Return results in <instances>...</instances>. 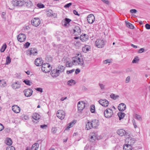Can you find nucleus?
Returning <instances> with one entry per match:
<instances>
[{
	"label": "nucleus",
	"mask_w": 150,
	"mask_h": 150,
	"mask_svg": "<svg viewBox=\"0 0 150 150\" xmlns=\"http://www.w3.org/2000/svg\"><path fill=\"white\" fill-rule=\"evenodd\" d=\"M73 64L75 65H80L84 66V63L82 58H79L78 56H76L73 58Z\"/></svg>",
	"instance_id": "1"
},
{
	"label": "nucleus",
	"mask_w": 150,
	"mask_h": 150,
	"mask_svg": "<svg viewBox=\"0 0 150 150\" xmlns=\"http://www.w3.org/2000/svg\"><path fill=\"white\" fill-rule=\"evenodd\" d=\"M106 42V41L103 39H97L95 41V45L98 48H102L104 46Z\"/></svg>",
	"instance_id": "2"
},
{
	"label": "nucleus",
	"mask_w": 150,
	"mask_h": 150,
	"mask_svg": "<svg viewBox=\"0 0 150 150\" xmlns=\"http://www.w3.org/2000/svg\"><path fill=\"white\" fill-rule=\"evenodd\" d=\"M50 65L48 63H45L42 65L41 67L42 71L45 73L49 72L52 68Z\"/></svg>",
	"instance_id": "3"
},
{
	"label": "nucleus",
	"mask_w": 150,
	"mask_h": 150,
	"mask_svg": "<svg viewBox=\"0 0 150 150\" xmlns=\"http://www.w3.org/2000/svg\"><path fill=\"white\" fill-rule=\"evenodd\" d=\"M104 116L106 118H110L112 117L113 112L111 109L107 108L105 110L104 112Z\"/></svg>",
	"instance_id": "4"
},
{
	"label": "nucleus",
	"mask_w": 150,
	"mask_h": 150,
	"mask_svg": "<svg viewBox=\"0 0 150 150\" xmlns=\"http://www.w3.org/2000/svg\"><path fill=\"white\" fill-rule=\"evenodd\" d=\"M57 117L61 120L63 119L65 116V113L62 110H59L56 113Z\"/></svg>",
	"instance_id": "5"
},
{
	"label": "nucleus",
	"mask_w": 150,
	"mask_h": 150,
	"mask_svg": "<svg viewBox=\"0 0 150 150\" xmlns=\"http://www.w3.org/2000/svg\"><path fill=\"white\" fill-rule=\"evenodd\" d=\"M125 142L126 144L132 146L135 143V140L134 138L129 137L125 139Z\"/></svg>",
	"instance_id": "6"
},
{
	"label": "nucleus",
	"mask_w": 150,
	"mask_h": 150,
	"mask_svg": "<svg viewBox=\"0 0 150 150\" xmlns=\"http://www.w3.org/2000/svg\"><path fill=\"white\" fill-rule=\"evenodd\" d=\"M23 0H13L12 1V4L13 6H23Z\"/></svg>",
	"instance_id": "7"
},
{
	"label": "nucleus",
	"mask_w": 150,
	"mask_h": 150,
	"mask_svg": "<svg viewBox=\"0 0 150 150\" xmlns=\"http://www.w3.org/2000/svg\"><path fill=\"white\" fill-rule=\"evenodd\" d=\"M26 36L23 33H20L18 35L17 37V39L18 40L21 42H23L26 40Z\"/></svg>",
	"instance_id": "8"
},
{
	"label": "nucleus",
	"mask_w": 150,
	"mask_h": 150,
	"mask_svg": "<svg viewBox=\"0 0 150 150\" xmlns=\"http://www.w3.org/2000/svg\"><path fill=\"white\" fill-rule=\"evenodd\" d=\"M23 92L25 96L29 97L32 95L33 91L32 89L28 88L24 90Z\"/></svg>",
	"instance_id": "9"
},
{
	"label": "nucleus",
	"mask_w": 150,
	"mask_h": 150,
	"mask_svg": "<svg viewBox=\"0 0 150 150\" xmlns=\"http://www.w3.org/2000/svg\"><path fill=\"white\" fill-rule=\"evenodd\" d=\"M89 137L90 141L93 142L97 139V134L96 133L91 132L89 135Z\"/></svg>",
	"instance_id": "10"
},
{
	"label": "nucleus",
	"mask_w": 150,
	"mask_h": 150,
	"mask_svg": "<svg viewBox=\"0 0 150 150\" xmlns=\"http://www.w3.org/2000/svg\"><path fill=\"white\" fill-rule=\"evenodd\" d=\"M85 106V103L83 101H79L78 104V110L80 111H82Z\"/></svg>",
	"instance_id": "11"
},
{
	"label": "nucleus",
	"mask_w": 150,
	"mask_h": 150,
	"mask_svg": "<svg viewBox=\"0 0 150 150\" xmlns=\"http://www.w3.org/2000/svg\"><path fill=\"white\" fill-rule=\"evenodd\" d=\"M95 18L93 14H90L87 17V20L88 23L92 24L94 21Z\"/></svg>",
	"instance_id": "12"
},
{
	"label": "nucleus",
	"mask_w": 150,
	"mask_h": 150,
	"mask_svg": "<svg viewBox=\"0 0 150 150\" xmlns=\"http://www.w3.org/2000/svg\"><path fill=\"white\" fill-rule=\"evenodd\" d=\"M37 53L36 49L34 48L29 49L27 51V54L29 55H31L32 54L35 55V54Z\"/></svg>",
	"instance_id": "13"
},
{
	"label": "nucleus",
	"mask_w": 150,
	"mask_h": 150,
	"mask_svg": "<svg viewBox=\"0 0 150 150\" xmlns=\"http://www.w3.org/2000/svg\"><path fill=\"white\" fill-rule=\"evenodd\" d=\"M99 103L102 106L105 107H107L109 104V102L108 100L105 99H101L99 100Z\"/></svg>",
	"instance_id": "14"
},
{
	"label": "nucleus",
	"mask_w": 150,
	"mask_h": 150,
	"mask_svg": "<svg viewBox=\"0 0 150 150\" xmlns=\"http://www.w3.org/2000/svg\"><path fill=\"white\" fill-rule=\"evenodd\" d=\"M81 33V30L79 26H76L73 29V34L75 35H80Z\"/></svg>",
	"instance_id": "15"
},
{
	"label": "nucleus",
	"mask_w": 150,
	"mask_h": 150,
	"mask_svg": "<svg viewBox=\"0 0 150 150\" xmlns=\"http://www.w3.org/2000/svg\"><path fill=\"white\" fill-rule=\"evenodd\" d=\"M91 122L93 128H96L99 125V121L98 120L93 119L91 121Z\"/></svg>",
	"instance_id": "16"
},
{
	"label": "nucleus",
	"mask_w": 150,
	"mask_h": 150,
	"mask_svg": "<svg viewBox=\"0 0 150 150\" xmlns=\"http://www.w3.org/2000/svg\"><path fill=\"white\" fill-rule=\"evenodd\" d=\"M11 86L14 89L19 88L21 87V83L19 81H17L13 83L12 84Z\"/></svg>",
	"instance_id": "17"
},
{
	"label": "nucleus",
	"mask_w": 150,
	"mask_h": 150,
	"mask_svg": "<svg viewBox=\"0 0 150 150\" xmlns=\"http://www.w3.org/2000/svg\"><path fill=\"white\" fill-rule=\"evenodd\" d=\"M60 73L59 71H58L57 69H54L51 72V74L52 76L56 77L59 76Z\"/></svg>",
	"instance_id": "18"
},
{
	"label": "nucleus",
	"mask_w": 150,
	"mask_h": 150,
	"mask_svg": "<svg viewBox=\"0 0 150 150\" xmlns=\"http://www.w3.org/2000/svg\"><path fill=\"white\" fill-rule=\"evenodd\" d=\"M126 108V105L124 103H121L120 104L118 107V110L120 111H123Z\"/></svg>",
	"instance_id": "19"
},
{
	"label": "nucleus",
	"mask_w": 150,
	"mask_h": 150,
	"mask_svg": "<svg viewBox=\"0 0 150 150\" xmlns=\"http://www.w3.org/2000/svg\"><path fill=\"white\" fill-rule=\"evenodd\" d=\"M12 110L14 112L16 113L19 112L20 111V108L16 105L12 106Z\"/></svg>",
	"instance_id": "20"
},
{
	"label": "nucleus",
	"mask_w": 150,
	"mask_h": 150,
	"mask_svg": "<svg viewBox=\"0 0 150 150\" xmlns=\"http://www.w3.org/2000/svg\"><path fill=\"white\" fill-rule=\"evenodd\" d=\"M117 134L121 136L125 135L126 134V131L123 129H120L117 131Z\"/></svg>",
	"instance_id": "21"
},
{
	"label": "nucleus",
	"mask_w": 150,
	"mask_h": 150,
	"mask_svg": "<svg viewBox=\"0 0 150 150\" xmlns=\"http://www.w3.org/2000/svg\"><path fill=\"white\" fill-rule=\"evenodd\" d=\"M23 5H24L25 6H26L28 8H30L32 6V3L30 1H28L27 2H25L23 0Z\"/></svg>",
	"instance_id": "22"
},
{
	"label": "nucleus",
	"mask_w": 150,
	"mask_h": 150,
	"mask_svg": "<svg viewBox=\"0 0 150 150\" xmlns=\"http://www.w3.org/2000/svg\"><path fill=\"white\" fill-rule=\"evenodd\" d=\"M71 21V19L66 18L62 21V23L64 26H66Z\"/></svg>",
	"instance_id": "23"
},
{
	"label": "nucleus",
	"mask_w": 150,
	"mask_h": 150,
	"mask_svg": "<svg viewBox=\"0 0 150 150\" xmlns=\"http://www.w3.org/2000/svg\"><path fill=\"white\" fill-rule=\"evenodd\" d=\"M88 37L86 34H82L80 37V40L82 42L86 41L87 40Z\"/></svg>",
	"instance_id": "24"
},
{
	"label": "nucleus",
	"mask_w": 150,
	"mask_h": 150,
	"mask_svg": "<svg viewBox=\"0 0 150 150\" xmlns=\"http://www.w3.org/2000/svg\"><path fill=\"white\" fill-rule=\"evenodd\" d=\"M38 18H35L33 19L31 21V24L35 26V27H37L38 26Z\"/></svg>",
	"instance_id": "25"
},
{
	"label": "nucleus",
	"mask_w": 150,
	"mask_h": 150,
	"mask_svg": "<svg viewBox=\"0 0 150 150\" xmlns=\"http://www.w3.org/2000/svg\"><path fill=\"white\" fill-rule=\"evenodd\" d=\"M90 46L86 45L82 47V51L86 53L90 50Z\"/></svg>",
	"instance_id": "26"
},
{
	"label": "nucleus",
	"mask_w": 150,
	"mask_h": 150,
	"mask_svg": "<svg viewBox=\"0 0 150 150\" xmlns=\"http://www.w3.org/2000/svg\"><path fill=\"white\" fill-rule=\"evenodd\" d=\"M123 150H132V146L126 144L124 145L123 146Z\"/></svg>",
	"instance_id": "27"
},
{
	"label": "nucleus",
	"mask_w": 150,
	"mask_h": 150,
	"mask_svg": "<svg viewBox=\"0 0 150 150\" xmlns=\"http://www.w3.org/2000/svg\"><path fill=\"white\" fill-rule=\"evenodd\" d=\"M57 68V70L58 71H59L60 74L63 72L65 69L64 67L62 65H59L58 66Z\"/></svg>",
	"instance_id": "28"
},
{
	"label": "nucleus",
	"mask_w": 150,
	"mask_h": 150,
	"mask_svg": "<svg viewBox=\"0 0 150 150\" xmlns=\"http://www.w3.org/2000/svg\"><path fill=\"white\" fill-rule=\"evenodd\" d=\"M93 128V126L91 124V122H90L89 121L87 122L86 123V129L87 130H88Z\"/></svg>",
	"instance_id": "29"
},
{
	"label": "nucleus",
	"mask_w": 150,
	"mask_h": 150,
	"mask_svg": "<svg viewBox=\"0 0 150 150\" xmlns=\"http://www.w3.org/2000/svg\"><path fill=\"white\" fill-rule=\"evenodd\" d=\"M133 116L137 120L139 121H141L142 120V117L140 115L137 114H134Z\"/></svg>",
	"instance_id": "30"
},
{
	"label": "nucleus",
	"mask_w": 150,
	"mask_h": 150,
	"mask_svg": "<svg viewBox=\"0 0 150 150\" xmlns=\"http://www.w3.org/2000/svg\"><path fill=\"white\" fill-rule=\"evenodd\" d=\"M118 115L119 117L120 120L123 119L125 116V114L124 112H119L118 113Z\"/></svg>",
	"instance_id": "31"
},
{
	"label": "nucleus",
	"mask_w": 150,
	"mask_h": 150,
	"mask_svg": "<svg viewBox=\"0 0 150 150\" xmlns=\"http://www.w3.org/2000/svg\"><path fill=\"white\" fill-rule=\"evenodd\" d=\"M125 23L127 27L131 29H134V27L133 25L129 22L127 21H125Z\"/></svg>",
	"instance_id": "32"
},
{
	"label": "nucleus",
	"mask_w": 150,
	"mask_h": 150,
	"mask_svg": "<svg viewBox=\"0 0 150 150\" xmlns=\"http://www.w3.org/2000/svg\"><path fill=\"white\" fill-rule=\"evenodd\" d=\"M37 115L38 114L37 113H35L32 115V118L33 119V121L34 122H35V121L34 120L36 121L38 120Z\"/></svg>",
	"instance_id": "33"
},
{
	"label": "nucleus",
	"mask_w": 150,
	"mask_h": 150,
	"mask_svg": "<svg viewBox=\"0 0 150 150\" xmlns=\"http://www.w3.org/2000/svg\"><path fill=\"white\" fill-rule=\"evenodd\" d=\"M6 86V82L4 80H0V86L2 87H4Z\"/></svg>",
	"instance_id": "34"
},
{
	"label": "nucleus",
	"mask_w": 150,
	"mask_h": 150,
	"mask_svg": "<svg viewBox=\"0 0 150 150\" xmlns=\"http://www.w3.org/2000/svg\"><path fill=\"white\" fill-rule=\"evenodd\" d=\"M75 83V81L72 79L69 80L67 82L68 85L69 86L74 85Z\"/></svg>",
	"instance_id": "35"
},
{
	"label": "nucleus",
	"mask_w": 150,
	"mask_h": 150,
	"mask_svg": "<svg viewBox=\"0 0 150 150\" xmlns=\"http://www.w3.org/2000/svg\"><path fill=\"white\" fill-rule=\"evenodd\" d=\"M73 64V61L72 63L70 61H68L66 62V65L67 67H71L72 66Z\"/></svg>",
	"instance_id": "36"
},
{
	"label": "nucleus",
	"mask_w": 150,
	"mask_h": 150,
	"mask_svg": "<svg viewBox=\"0 0 150 150\" xmlns=\"http://www.w3.org/2000/svg\"><path fill=\"white\" fill-rule=\"evenodd\" d=\"M23 82L25 83L28 86H30L32 84V82H30L29 80L28 79L24 80L23 81Z\"/></svg>",
	"instance_id": "37"
},
{
	"label": "nucleus",
	"mask_w": 150,
	"mask_h": 150,
	"mask_svg": "<svg viewBox=\"0 0 150 150\" xmlns=\"http://www.w3.org/2000/svg\"><path fill=\"white\" fill-rule=\"evenodd\" d=\"M11 59L10 56H7L6 58V64H8L10 63L11 62Z\"/></svg>",
	"instance_id": "38"
},
{
	"label": "nucleus",
	"mask_w": 150,
	"mask_h": 150,
	"mask_svg": "<svg viewBox=\"0 0 150 150\" xmlns=\"http://www.w3.org/2000/svg\"><path fill=\"white\" fill-rule=\"evenodd\" d=\"M90 111L92 113H94L95 112V108L94 105H92L91 106Z\"/></svg>",
	"instance_id": "39"
},
{
	"label": "nucleus",
	"mask_w": 150,
	"mask_h": 150,
	"mask_svg": "<svg viewBox=\"0 0 150 150\" xmlns=\"http://www.w3.org/2000/svg\"><path fill=\"white\" fill-rule=\"evenodd\" d=\"M37 143L34 144L31 148V150H37Z\"/></svg>",
	"instance_id": "40"
},
{
	"label": "nucleus",
	"mask_w": 150,
	"mask_h": 150,
	"mask_svg": "<svg viewBox=\"0 0 150 150\" xmlns=\"http://www.w3.org/2000/svg\"><path fill=\"white\" fill-rule=\"evenodd\" d=\"M57 129L56 127H52L51 129V132L53 134H54L57 132Z\"/></svg>",
	"instance_id": "41"
},
{
	"label": "nucleus",
	"mask_w": 150,
	"mask_h": 150,
	"mask_svg": "<svg viewBox=\"0 0 150 150\" xmlns=\"http://www.w3.org/2000/svg\"><path fill=\"white\" fill-rule=\"evenodd\" d=\"M118 97V95H115L114 94H112L110 95V97L114 100H116Z\"/></svg>",
	"instance_id": "42"
},
{
	"label": "nucleus",
	"mask_w": 150,
	"mask_h": 150,
	"mask_svg": "<svg viewBox=\"0 0 150 150\" xmlns=\"http://www.w3.org/2000/svg\"><path fill=\"white\" fill-rule=\"evenodd\" d=\"M6 44L5 45H3L2 47L0 49V51L1 52H3L5 50H6Z\"/></svg>",
	"instance_id": "43"
},
{
	"label": "nucleus",
	"mask_w": 150,
	"mask_h": 150,
	"mask_svg": "<svg viewBox=\"0 0 150 150\" xmlns=\"http://www.w3.org/2000/svg\"><path fill=\"white\" fill-rule=\"evenodd\" d=\"M74 124V122H70L68 125V126H67V128L66 129H69V128L72 127L73 126Z\"/></svg>",
	"instance_id": "44"
},
{
	"label": "nucleus",
	"mask_w": 150,
	"mask_h": 150,
	"mask_svg": "<svg viewBox=\"0 0 150 150\" xmlns=\"http://www.w3.org/2000/svg\"><path fill=\"white\" fill-rule=\"evenodd\" d=\"M6 150H15V149L13 146H9L6 148Z\"/></svg>",
	"instance_id": "45"
},
{
	"label": "nucleus",
	"mask_w": 150,
	"mask_h": 150,
	"mask_svg": "<svg viewBox=\"0 0 150 150\" xmlns=\"http://www.w3.org/2000/svg\"><path fill=\"white\" fill-rule=\"evenodd\" d=\"M139 60V59L138 57H135L132 60V63H136Z\"/></svg>",
	"instance_id": "46"
},
{
	"label": "nucleus",
	"mask_w": 150,
	"mask_h": 150,
	"mask_svg": "<svg viewBox=\"0 0 150 150\" xmlns=\"http://www.w3.org/2000/svg\"><path fill=\"white\" fill-rule=\"evenodd\" d=\"M98 84L101 90H104L105 89V85L101 83H99Z\"/></svg>",
	"instance_id": "47"
},
{
	"label": "nucleus",
	"mask_w": 150,
	"mask_h": 150,
	"mask_svg": "<svg viewBox=\"0 0 150 150\" xmlns=\"http://www.w3.org/2000/svg\"><path fill=\"white\" fill-rule=\"evenodd\" d=\"M30 43L28 42H27L24 45V47L25 48H28L30 45Z\"/></svg>",
	"instance_id": "48"
},
{
	"label": "nucleus",
	"mask_w": 150,
	"mask_h": 150,
	"mask_svg": "<svg viewBox=\"0 0 150 150\" xmlns=\"http://www.w3.org/2000/svg\"><path fill=\"white\" fill-rule=\"evenodd\" d=\"M38 60H39V63H38V66H42V65L43 64V60L41 59L40 58L39 59L38 58Z\"/></svg>",
	"instance_id": "49"
},
{
	"label": "nucleus",
	"mask_w": 150,
	"mask_h": 150,
	"mask_svg": "<svg viewBox=\"0 0 150 150\" xmlns=\"http://www.w3.org/2000/svg\"><path fill=\"white\" fill-rule=\"evenodd\" d=\"M52 12L51 10H50V12L48 11L47 15L48 16H52Z\"/></svg>",
	"instance_id": "50"
},
{
	"label": "nucleus",
	"mask_w": 150,
	"mask_h": 150,
	"mask_svg": "<svg viewBox=\"0 0 150 150\" xmlns=\"http://www.w3.org/2000/svg\"><path fill=\"white\" fill-rule=\"evenodd\" d=\"M12 144V141L10 138L8 139L7 142V144L8 145H11Z\"/></svg>",
	"instance_id": "51"
},
{
	"label": "nucleus",
	"mask_w": 150,
	"mask_h": 150,
	"mask_svg": "<svg viewBox=\"0 0 150 150\" xmlns=\"http://www.w3.org/2000/svg\"><path fill=\"white\" fill-rule=\"evenodd\" d=\"M45 6L44 5L41 3H38V8H44Z\"/></svg>",
	"instance_id": "52"
},
{
	"label": "nucleus",
	"mask_w": 150,
	"mask_h": 150,
	"mask_svg": "<svg viewBox=\"0 0 150 150\" xmlns=\"http://www.w3.org/2000/svg\"><path fill=\"white\" fill-rule=\"evenodd\" d=\"M74 71L75 69H72L70 70L67 71V74H70L73 72Z\"/></svg>",
	"instance_id": "53"
},
{
	"label": "nucleus",
	"mask_w": 150,
	"mask_h": 150,
	"mask_svg": "<svg viewBox=\"0 0 150 150\" xmlns=\"http://www.w3.org/2000/svg\"><path fill=\"white\" fill-rule=\"evenodd\" d=\"M72 4L71 3H70L65 5L64 7L65 8H69Z\"/></svg>",
	"instance_id": "54"
},
{
	"label": "nucleus",
	"mask_w": 150,
	"mask_h": 150,
	"mask_svg": "<svg viewBox=\"0 0 150 150\" xmlns=\"http://www.w3.org/2000/svg\"><path fill=\"white\" fill-rule=\"evenodd\" d=\"M130 80V77L129 76H128L126 78V80H125V82L126 83H128L129 82Z\"/></svg>",
	"instance_id": "55"
},
{
	"label": "nucleus",
	"mask_w": 150,
	"mask_h": 150,
	"mask_svg": "<svg viewBox=\"0 0 150 150\" xmlns=\"http://www.w3.org/2000/svg\"><path fill=\"white\" fill-rule=\"evenodd\" d=\"M131 13H136L137 12V11L135 9H132L130 11Z\"/></svg>",
	"instance_id": "56"
},
{
	"label": "nucleus",
	"mask_w": 150,
	"mask_h": 150,
	"mask_svg": "<svg viewBox=\"0 0 150 150\" xmlns=\"http://www.w3.org/2000/svg\"><path fill=\"white\" fill-rule=\"evenodd\" d=\"M145 27L147 29H150V25L147 23L145 25Z\"/></svg>",
	"instance_id": "57"
},
{
	"label": "nucleus",
	"mask_w": 150,
	"mask_h": 150,
	"mask_svg": "<svg viewBox=\"0 0 150 150\" xmlns=\"http://www.w3.org/2000/svg\"><path fill=\"white\" fill-rule=\"evenodd\" d=\"M40 127L42 129H46L47 127V125H41Z\"/></svg>",
	"instance_id": "58"
},
{
	"label": "nucleus",
	"mask_w": 150,
	"mask_h": 150,
	"mask_svg": "<svg viewBox=\"0 0 150 150\" xmlns=\"http://www.w3.org/2000/svg\"><path fill=\"white\" fill-rule=\"evenodd\" d=\"M144 49L143 48L140 49L138 51V52L140 53H142L144 51Z\"/></svg>",
	"instance_id": "59"
},
{
	"label": "nucleus",
	"mask_w": 150,
	"mask_h": 150,
	"mask_svg": "<svg viewBox=\"0 0 150 150\" xmlns=\"http://www.w3.org/2000/svg\"><path fill=\"white\" fill-rule=\"evenodd\" d=\"M132 122L133 123V125H134V128H137V126L136 125V122L134 120H132Z\"/></svg>",
	"instance_id": "60"
},
{
	"label": "nucleus",
	"mask_w": 150,
	"mask_h": 150,
	"mask_svg": "<svg viewBox=\"0 0 150 150\" xmlns=\"http://www.w3.org/2000/svg\"><path fill=\"white\" fill-rule=\"evenodd\" d=\"M104 3L108 4H109V2L108 0H101Z\"/></svg>",
	"instance_id": "61"
},
{
	"label": "nucleus",
	"mask_w": 150,
	"mask_h": 150,
	"mask_svg": "<svg viewBox=\"0 0 150 150\" xmlns=\"http://www.w3.org/2000/svg\"><path fill=\"white\" fill-rule=\"evenodd\" d=\"M104 64H106L107 63H110V61L109 59H106L104 61Z\"/></svg>",
	"instance_id": "62"
},
{
	"label": "nucleus",
	"mask_w": 150,
	"mask_h": 150,
	"mask_svg": "<svg viewBox=\"0 0 150 150\" xmlns=\"http://www.w3.org/2000/svg\"><path fill=\"white\" fill-rule=\"evenodd\" d=\"M4 128V127L2 124L0 123V131H2Z\"/></svg>",
	"instance_id": "63"
},
{
	"label": "nucleus",
	"mask_w": 150,
	"mask_h": 150,
	"mask_svg": "<svg viewBox=\"0 0 150 150\" xmlns=\"http://www.w3.org/2000/svg\"><path fill=\"white\" fill-rule=\"evenodd\" d=\"M80 72V70L79 69H77L75 71V74H79Z\"/></svg>",
	"instance_id": "64"
}]
</instances>
